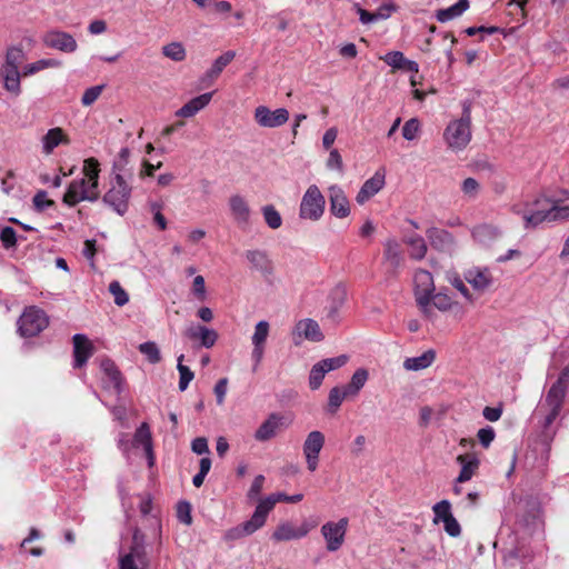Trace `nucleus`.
Here are the masks:
<instances>
[{"label": "nucleus", "instance_id": "1", "mask_svg": "<svg viewBox=\"0 0 569 569\" xmlns=\"http://www.w3.org/2000/svg\"><path fill=\"white\" fill-rule=\"evenodd\" d=\"M528 209L515 210L523 220L525 229H535L543 222H556L569 219V206H563L559 200L547 197H538Z\"/></svg>", "mask_w": 569, "mask_h": 569}, {"label": "nucleus", "instance_id": "2", "mask_svg": "<svg viewBox=\"0 0 569 569\" xmlns=\"http://www.w3.org/2000/svg\"><path fill=\"white\" fill-rule=\"evenodd\" d=\"M569 385V363L561 370L558 379L547 391L543 399L537 406L535 416L540 418L541 428L547 431L562 409L567 387Z\"/></svg>", "mask_w": 569, "mask_h": 569}, {"label": "nucleus", "instance_id": "3", "mask_svg": "<svg viewBox=\"0 0 569 569\" xmlns=\"http://www.w3.org/2000/svg\"><path fill=\"white\" fill-rule=\"evenodd\" d=\"M131 187L119 172L114 173L110 180V188L103 194L102 201L119 216H123L129 209L131 198Z\"/></svg>", "mask_w": 569, "mask_h": 569}, {"label": "nucleus", "instance_id": "4", "mask_svg": "<svg viewBox=\"0 0 569 569\" xmlns=\"http://www.w3.org/2000/svg\"><path fill=\"white\" fill-rule=\"evenodd\" d=\"M147 566L148 558L144 536L140 530L136 529L129 550L119 555L118 567L119 569H146Z\"/></svg>", "mask_w": 569, "mask_h": 569}, {"label": "nucleus", "instance_id": "5", "mask_svg": "<svg viewBox=\"0 0 569 569\" xmlns=\"http://www.w3.org/2000/svg\"><path fill=\"white\" fill-rule=\"evenodd\" d=\"M326 198L316 184H311L302 196L299 217L303 220L318 221L325 213Z\"/></svg>", "mask_w": 569, "mask_h": 569}, {"label": "nucleus", "instance_id": "6", "mask_svg": "<svg viewBox=\"0 0 569 569\" xmlns=\"http://www.w3.org/2000/svg\"><path fill=\"white\" fill-rule=\"evenodd\" d=\"M49 325L46 312L37 307L26 308L18 320V331L22 337H34Z\"/></svg>", "mask_w": 569, "mask_h": 569}, {"label": "nucleus", "instance_id": "7", "mask_svg": "<svg viewBox=\"0 0 569 569\" xmlns=\"http://www.w3.org/2000/svg\"><path fill=\"white\" fill-rule=\"evenodd\" d=\"M443 139L451 150H463L471 140V123L458 119L451 121L445 129Z\"/></svg>", "mask_w": 569, "mask_h": 569}, {"label": "nucleus", "instance_id": "8", "mask_svg": "<svg viewBox=\"0 0 569 569\" xmlns=\"http://www.w3.org/2000/svg\"><path fill=\"white\" fill-rule=\"evenodd\" d=\"M98 199L99 190L93 189L86 178H79L70 182L62 201L69 207H74L82 201L94 202Z\"/></svg>", "mask_w": 569, "mask_h": 569}, {"label": "nucleus", "instance_id": "9", "mask_svg": "<svg viewBox=\"0 0 569 569\" xmlns=\"http://www.w3.org/2000/svg\"><path fill=\"white\" fill-rule=\"evenodd\" d=\"M348 523V518H341L337 522L328 521L322 525L321 535L326 541V548L329 552H336L342 547Z\"/></svg>", "mask_w": 569, "mask_h": 569}, {"label": "nucleus", "instance_id": "10", "mask_svg": "<svg viewBox=\"0 0 569 569\" xmlns=\"http://www.w3.org/2000/svg\"><path fill=\"white\" fill-rule=\"evenodd\" d=\"M325 435L318 430L309 432L305 439L302 451L307 468L310 472L316 471L318 468L319 456L325 446Z\"/></svg>", "mask_w": 569, "mask_h": 569}, {"label": "nucleus", "instance_id": "11", "mask_svg": "<svg viewBox=\"0 0 569 569\" xmlns=\"http://www.w3.org/2000/svg\"><path fill=\"white\" fill-rule=\"evenodd\" d=\"M413 281L417 303L427 309L431 302V293L435 291L433 277L429 271L419 269L415 273Z\"/></svg>", "mask_w": 569, "mask_h": 569}, {"label": "nucleus", "instance_id": "12", "mask_svg": "<svg viewBox=\"0 0 569 569\" xmlns=\"http://www.w3.org/2000/svg\"><path fill=\"white\" fill-rule=\"evenodd\" d=\"M266 520L256 508L251 518L241 525L228 529L223 535V540L227 542H233L243 537L253 535L257 530L262 528Z\"/></svg>", "mask_w": 569, "mask_h": 569}, {"label": "nucleus", "instance_id": "13", "mask_svg": "<svg viewBox=\"0 0 569 569\" xmlns=\"http://www.w3.org/2000/svg\"><path fill=\"white\" fill-rule=\"evenodd\" d=\"M42 42L47 48L66 53H72L78 48V43L72 34L57 29L47 31L42 36Z\"/></svg>", "mask_w": 569, "mask_h": 569}, {"label": "nucleus", "instance_id": "14", "mask_svg": "<svg viewBox=\"0 0 569 569\" xmlns=\"http://www.w3.org/2000/svg\"><path fill=\"white\" fill-rule=\"evenodd\" d=\"M253 118L262 128H277L289 120V111L286 108L270 110L266 106H259L254 109Z\"/></svg>", "mask_w": 569, "mask_h": 569}, {"label": "nucleus", "instance_id": "15", "mask_svg": "<svg viewBox=\"0 0 569 569\" xmlns=\"http://www.w3.org/2000/svg\"><path fill=\"white\" fill-rule=\"evenodd\" d=\"M292 338L296 346H299L302 339L320 342L325 339L318 322L311 318L299 320L292 330Z\"/></svg>", "mask_w": 569, "mask_h": 569}, {"label": "nucleus", "instance_id": "16", "mask_svg": "<svg viewBox=\"0 0 569 569\" xmlns=\"http://www.w3.org/2000/svg\"><path fill=\"white\" fill-rule=\"evenodd\" d=\"M313 526L306 521H303L299 527H296L290 521H283L278 525L276 530L272 532L271 538L277 542L298 540L308 536Z\"/></svg>", "mask_w": 569, "mask_h": 569}, {"label": "nucleus", "instance_id": "17", "mask_svg": "<svg viewBox=\"0 0 569 569\" xmlns=\"http://www.w3.org/2000/svg\"><path fill=\"white\" fill-rule=\"evenodd\" d=\"M228 207L232 220L239 227L249 226L251 218V209L247 199L239 193L230 196L228 200Z\"/></svg>", "mask_w": 569, "mask_h": 569}, {"label": "nucleus", "instance_id": "18", "mask_svg": "<svg viewBox=\"0 0 569 569\" xmlns=\"http://www.w3.org/2000/svg\"><path fill=\"white\" fill-rule=\"evenodd\" d=\"M426 236L430 242V246L438 251H450L456 244V240L452 233L445 229L430 227L426 230Z\"/></svg>", "mask_w": 569, "mask_h": 569}, {"label": "nucleus", "instance_id": "19", "mask_svg": "<svg viewBox=\"0 0 569 569\" xmlns=\"http://www.w3.org/2000/svg\"><path fill=\"white\" fill-rule=\"evenodd\" d=\"M329 201L330 212L335 217L342 219L350 214L349 200L339 186L333 184L329 188Z\"/></svg>", "mask_w": 569, "mask_h": 569}, {"label": "nucleus", "instance_id": "20", "mask_svg": "<svg viewBox=\"0 0 569 569\" xmlns=\"http://www.w3.org/2000/svg\"><path fill=\"white\" fill-rule=\"evenodd\" d=\"M283 417L279 413H270L254 432V439L259 442H266L274 438L278 431L283 427Z\"/></svg>", "mask_w": 569, "mask_h": 569}, {"label": "nucleus", "instance_id": "21", "mask_svg": "<svg viewBox=\"0 0 569 569\" xmlns=\"http://www.w3.org/2000/svg\"><path fill=\"white\" fill-rule=\"evenodd\" d=\"M386 183V176L385 172L381 170H378L375 172V174L366 180L360 188L359 192L357 193L356 200L359 204H363L366 201H368L370 198L376 196L385 186Z\"/></svg>", "mask_w": 569, "mask_h": 569}, {"label": "nucleus", "instance_id": "22", "mask_svg": "<svg viewBox=\"0 0 569 569\" xmlns=\"http://www.w3.org/2000/svg\"><path fill=\"white\" fill-rule=\"evenodd\" d=\"M73 340L74 368H81L93 353V346L86 335L76 333Z\"/></svg>", "mask_w": 569, "mask_h": 569}, {"label": "nucleus", "instance_id": "23", "mask_svg": "<svg viewBox=\"0 0 569 569\" xmlns=\"http://www.w3.org/2000/svg\"><path fill=\"white\" fill-rule=\"evenodd\" d=\"M303 498L302 493H296L292 496H288L282 492H277L269 495L268 497L260 499L259 503L257 505V509L260 512V515L263 517V519L267 521L268 513L273 509L274 505L279 501H284L289 503H296L301 501Z\"/></svg>", "mask_w": 569, "mask_h": 569}, {"label": "nucleus", "instance_id": "24", "mask_svg": "<svg viewBox=\"0 0 569 569\" xmlns=\"http://www.w3.org/2000/svg\"><path fill=\"white\" fill-rule=\"evenodd\" d=\"M184 336L191 340H199L200 345L204 348L214 346L218 339L216 330L201 325H192L184 331Z\"/></svg>", "mask_w": 569, "mask_h": 569}, {"label": "nucleus", "instance_id": "25", "mask_svg": "<svg viewBox=\"0 0 569 569\" xmlns=\"http://www.w3.org/2000/svg\"><path fill=\"white\" fill-rule=\"evenodd\" d=\"M236 52L234 51H226L221 56H219L210 67L206 71V73L201 77L200 82L203 86H209L212 83L223 71V69L234 59Z\"/></svg>", "mask_w": 569, "mask_h": 569}, {"label": "nucleus", "instance_id": "26", "mask_svg": "<svg viewBox=\"0 0 569 569\" xmlns=\"http://www.w3.org/2000/svg\"><path fill=\"white\" fill-rule=\"evenodd\" d=\"M244 256L253 270L259 271L263 276L272 273V262L266 251L259 249L247 250Z\"/></svg>", "mask_w": 569, "mask_h": 569}, {"label": "nucleus", "instance_id": "27", "mask_svg": "<svg viewBox=\"0 0 569 569\" xmlns=\"http://www.w3.org/2000/svg\"><path fill=\"white\" fill-rule=\"evenodd\" d=\"M212 96L213 92H206L192 98L176 111V116L180 118H191L196 116L210 103Z\"/></svg>", "mask_w": 569, "mask_h": 569}, {"label": "nucleus", "instance_id": "28", "mask_svg": "<svg viewBox=\"0 0 569 569\" xmlns=\"http://www.w3.org/2000/svg\"><path fill=\"white\" fill-rule=\"evenodd\" d=\"M0 76L3 80V88L18 97L21 93L20 79L22 76L19 68L2 64L0 67Z\"/></svg>", "mask_w": 569, "mask_h": 569}, {"label": "nucleus", "instance_id": "29", "mask_svg": "<svg viewBox=\"0 0 569 569\" xmlns=\"http://www.w3.org/2000/svg\"><path fill=\"white\" fill-rule=\"evenodd\" d=\"M465 278L476 290H486L492 283V276L488 268L473 267L465 273Z\"/></svg>", "mask_w": 569, "mask_h": 569}, {"label": "nucleus", "instance_id": "30", "mask_svg": "<svg viewBox=\"0 0 569 569\" xmlns=\"http://www.w3.org/2000/svg\"><path fill=\"white\" fill-rule=\"evenodd\" d=\"M133 446L142 447L148 460L149 466L153 465V450H152V437L150 432L149 425L147 422H142L134 432L133 436Z\"/></svg>", "mask_w": 569, "mask_h": 569}, {"label": "nucleus", "instance_id": "31", "mask_svg": "<svg viewBox=\"0 0 569 569\" xmlns=\"http://www.w3.org/2000/svg\"><path fill=\"white\" fill-rule=\"evenodd\" d=\"M457 462L461 466V470L456 479L457 483L469 481L480 465L479 459L475 455H459Z\"/></svg>", "mask_w": 569, "mask_h": 569}, {"label": "nucleus", "instance_id": "32", "mask_svg": "<svg viewBox=\"0 0 569 569\" xmlns=\"http://www.w3.org/2000/svg\"><path fill=\"white\" fill-rule=\"evenodd\" d=\"M383 61L398 70H403L412 73L419 71V66L416 61L407 59L401 51H390L383 57Z\"/></svg>", "mask_w": 569, "mask_h": 569}, {"label": "nucleus", "instance_id": "33", "mask_svg": "<svg viewBox=\"0 0 569 569\" xmlns=\"http://www.w3.org/2000/svg\"><path fill=\"white\" fill-rule=\"evenodd\" d=\"M61 143H69V139L61 128H52L42 137V151L46 154H51L54 148Z\"/></svg>", "mask_w": 569, "mask_h": 569}, {"label": "nucleus", "instance_id": "34", "mask_svg": "<svg viewBox=\"0 0 569 569\" xmlns=\"http://www.w3.org/2000/svg\"><path fill=\"white\" fill-rule=\"evenodd\" d=\"M383 247L385 261L388 262L389 266L396 271L401 266L403 259L400 244L396 239L390 238L386 240Z\"/></svg>", "mask_w": 569, "mask_h": 569}, {"label": "nucleus", "instance_id": "35", "mask_svg": "<svg viewBox=\"0 0 569 569\" xmlns=\"http://www.w3.org/2000/svg\"><path fill=\"white\" fill-rule=\"evenodd\" d=\"M101 369L108 378L106 388H112L117 393L122 391V377L114 362L107 359L101 362Z\"/></svg>", "mask_w": 569, "mask_h": 569}, {"label": "nucleus", "instance_id": "36", "mask_svg": "<svg viewBox=\"0 0 569 569\" xmlns=\"http://www.w3.org/2000/svg\"><path fill=\"white\" fill-rule=\"evenodd\" d=\"M471 234L477 242L481 244H489L495 241L501 234V232L497 227L483 223L475 227L471 231Z\"/></svg>", "mask_w": 569, "mask_h": 569}, {"label": "nucleus", "instance_id": "37", "mask_svg": "<svg viewBox=\"0 0 569 569\" xmlns=\"http://www.w3.org/2000/svg\"><path fill=\"white\" fill-rule=\"evenodd\" d=\"M403 242L410 248V258L422 260L428 251L426 240L418 233L407 236Z\"/></svg>", "mask_w": 569, "mask_h": 569}, {"label": "nucleus", "instance_id": "38", "mask_svg": "<svg viewBox=\"0 0 569 569\" xmlns=\"http://www.w3.org/2000/svg\"><path fill=\"white\" fill-rule=\"evenodd\" d=\"M469 8V0H458L455 4L440 9L436 12V18L439 22L445 23L455 18L460 17Z\"/></svg>", "mask_w": 569, "mask_h": 569}, {"label": "nucleus", "instance_id": "39", "mask_svg": "<svg viewBox=\"0 0 569 569\" xmlns=\"http://www.w3.org/2000/svg\"><path fill=\"white\" fill-rule=\"evenodd\" d=\"M435 358H436V353L433 350L430 349V350L425 351L422 355H420L418 357L407 358L403 361V368L406 370H410V371L422 370V369L430 367L432 365V362L435 361Z\"/></svg>", "mask_w": 569, "mask_h": 569}, {"label": "nucleus", "instance_id": "40", "mask_svg": "<svg viewBox=\"0 0 569 569\" xmlns=\"http://www.w3.org/2000/svg\"><path fill=\"white\" fill-rule=\"evenodd\" d=\"M99 161L94 158H88L83 161L82 170L84 176L82 178H86L87 182H89V184L96 190H99Z\"/></svg>", "mask_w": 569, "mask_h": 569}, {"label": "nucleus", "instance_id": "41", "mask_svg": "<svg viewBox=\"0 0 569 569\" xmlns=\"http://www.w3.org/2000/svg\"><path fill=\"white\" fill-rule=\"evenodd\" d=\"M368 377L369 373L366 369H357L353 372L350 382L345 387L347 393H349L350 396H357L360 392V390L365 387Z\"/></svg>", "mask_w": 569, "mask_h": 569}, {"label": "nucleus", "instance_id": "42", "mask_svg": "<svg viewBox=\"0 0 569 569\" xmlns=\"http://www.w3.org/2000/svg\"><path fill=\"white\" fill-rule=\"evenodd\" d=\"M162 54L174 62H181L186 59L187 52L181 42L173 41L162 47Z\"/></svg>", "mask_w": 569, "mask_h": 569}, {"label": "nucleus", "instance_id": "43", "mask_svg": "<svg viewBox=\"0 0 569 569\" xmlns=\"http://www.w3.org/2000/svg\"><path fill=\"white\" fill-rule=\"evenodd\" d=\"M61 66V61L56 59H40L36 62L29 63L24 66L22 70V76L28 77L32 76L43 69L47 68H59Z\"/></svg>", "mask_w": 569, "mask_h": 569}, {"label": "nucleus", "instance_id": "44", "mask_svg": "<svg viewBox=\"0 0 569 569\" xmlns=\"http://www.w3.org/2000/svg\"><path fill=\"white\" fill-rule=\"evenodd\" d=\"M350 396L347 393L346 389H341L339 387H333L329 391L328 396V408L327 411L331 415L336 413L340 406L342 405L343 400Z\"/></svg>", "mask_w": 569, "mask_h": 569}, {"label": "nucleus", "instance_id": "45", "mask_svg": "<svg viewBox=\"0 0 569 569\" xmlns=\"http://www.w3.org/2000/svg\"><path fill=\"white\" fill-rule=\"evenodd\" d=\"M261 213L266 224L276 230L282 226V217L273 204H266L261 208Z\"/></svg>", "mask_w": 569, "mask_h": 569}, {"label": "nucleus", "instance_id": "46", "mask_svg": "<svg viewBox=\"0 0 569 569\" xmlns=\"http://www.w3.org/2000/svg\"><path fill=\"white\" fill-rule=\"evenodd\" d=\"M183 358H184V356L180 355L178 357V363H177V369H178L179 376H180L179 377V390L180 391H184L188 388L189 383L194 378V373L190 370V368L182 363Z\"/></svg>", "mask_w": 569, "mask_h": 569}, {"label": "nucleus", "instance_id": "47", "mask_svg": "<svg viewBox=\"0 0 569 569\" xmlns=\"http://www.w3.org/2000/svg\"><path fill=\"white\" fill-rule=\"evenodd\" d=\"M270 325L266 320L257 322L254 331L251 337L252 345L266 346L267 338L269 336Z\"/></svg>", "mask_w": 569, "mask_h": 569}, {"label": "nucleus", "instance_id": "48", "mask_svg": "<svg viewBox=\"0 0 569 569\" xmlns=\"http://www.w3.org/2000/svg\"><path fill=\"white\" fill-rule=\"evenodd\" d=\"M139 351L143 356H146L148 361L152 365H156V363L160 362V360H161L160 350H159L157 343L153 341H147V342L140 343Z\"/></svg>", "mask_w": 569, "mask_h": 569}, {"label": "nucleus", "instance_id": "49", "mask_svg": "<svg viewBox=\"0 0 569 569\" xmlns=\"http://www.w3.org/2000/svg\"><path fill=\"white\" fill-rule=\"evenodd\" d=\"M435 513L433 523L445 522L447 518L452 516L451 505L448 500H441L432 507Z\"/></svg>", "mask_w": 569, "mask_h": 569}, {"label": "nucleus", "instance_id": "50", "mask_svg": "<svg viewBox=\"0 0 569 569\" xmlns=\"http://www.w3.org/2000/svg\"><path fill=\"white\" fill-rule=\"evenodd\" d=\"M24 60V52L19 47H11L6 52L4 66L19 68Z\"/></svg>", "mask_w": 569, "mask_h": 569}, {"label": "nucleus", "instance_id": "51", "mask_svg": "<svg viewBox=\"0 0 569 569\" xmlns=\"http://www.w3.org/2000/svg\"><path fill=\"white\" fill-rule=\"evenodd\" d=\"M326 373V369H323L320 362H317L312 366L309 373V387L311 390H317L320 388Z\"/></svg>", "mask_w": 569, "mask_h": 569}, {"label": "nucleus", "instance_id": "52", "mask_svg": "<svg viewBox=\"0 0 569 569\" xmlns=\"http://www.w3.org/2000/svg\"><path fill=\"white\" fill-rule=\"evenodd\" d=\"M109 291L113 296L114 303L119 307H122L128 303L129 296L126 290L121 287L120 282L114 280L109 284Z\"/></svg>", "mask_w": 569, "mask_h": 569}, {"label": "nucleus", "instance_id": "53", "mask_svg": "<svg viewBox=\"0 0 569 569\" xmlns=\"http://www.w3.org/2000/svg\"><path fill=\"white\" fill-rule=\"evenodd\" d=\"M461 191L469 200H475L480 191V184L475 178H466L461 183Z\"/></svg>", "mask_w": 569, "mask_h": 569}, {"label": "nucleus", "instance_id": "54", "mask_svg": "<svg viewBox=\"0 0 569 569\" xmlns=\"http://www.w3.org/2000/svg\"><path fill=\"white\" fill-rule=\"evenodd\" d=\"M419 131V120L417 118H411L408 121H406L402 127V137L408 141H412L418 137Z\"/></svg>", "mask_w": 569, "mask_h": 569}, {"label": "nucleus", "instance_id": "55", "mask_svg": "<svg viewBox=\"0 0 569 569\" xmlns=\"http://www.w3.org/2000/svg\"><path fill=\"white\" fill-rule=\"evenodd\" d=\"M0 240L6 249H11L17 246L18 237L12 227H4L0 231Z\"/></svg>", "mask_w": 569, "mask_h": 569}, {"label": "nucleus", "instance_id": "56", "mask_svg": "<svg viewBox=\"0 0 569 569\" xmlns=\"http://www.w3.org/2000/svg\"><path fill=\"white\" fill-rule=\"evenodd\" d=\"M348 361V357L346 355H340L338 357H333V358H327V359H323L320 362V365L323 367V369H326V372H330V371H333V370H337L341 367H343Z\"/></svg>", "mask_w": 569, "mask_h": 569}, {"label": "nucleus", "instance_id": "57", "mask_svg": "<svg viewBox=\"0 0 569 569\" xmlns=\"http://www.w3.org/2000/svg\"><path fill=\"white\" fill-rule=\"evenodd\" d=\"M104 86H93L88 89L82 94L81 103L86 107L91 106L97 101V99L100 97Z\"/></svg>", "mask_w": 569, "mask_h": 569}, {"label": "nucleus", "instance_id": "58", "mask_svg": "<svg viewBox=\"0 0 569 569\" xmlns=\"http://www.w3.org/2000/svg\"><path fill=\"white\" fill-rule=\"evenodd\" d=\"M329 157L326 162V167L329 170H336L339 172L343 171V161L340 152L337 149L329 150Z\"/></svg>", "mask_w": 569, "mask_h": 569}, {"label": "nucleus", "instance_id": "59", "mask_svg": "<svg viewBox=\"0 0 569 569\" xmlns=\"http://www.w3.org/2000/svg\"><path fill=\"white\" fill-rule=\"evenodd\" d=\"M177 518L184 525H191V505L188 501H180L177 506Z\"/></svg>", "mask_w": 569, "mask_h": 569}, {"label": "nucleus", "instance_id": "60", "mask_svg": "<svg viewBox=\"0 0 569 569\" xmlns=\"http://www.w3.org/2000/svg\"><path fill=\"white\" fill-rule=\"evenodd\" d=\"M495 437H496L495 429L490 426L481 428L477 432V438L483 448H488L491 445V442L495 440Z\"/></svg>", "mask_w": 569, "mask_h": 569}, {"label": "nucleus", "instance_id": "61", "mask_svg": "<svg viewBox=\"0 0 569 569\" xmlns=\"http://www.w3.org/2000/svg\"><path fill=\"white\" fill-rule=\"evenodd\" d=\"M431 301L436 308L439 310L446 311L451 308L452 300L447 293H431Z\"/></svg>", "mask_w": 569, "mask_h": 569}, {"label": "nucleus", "instance_id": "62", "mask_svg": "<svg viewBox=\"0 0 569 569\" xmlns=\"http://www.w3.org/2000/svg\"><path fill=\"white\" fill-rule=\"evenodd\" d=\"M33 206L38 211H43L47 208L53 206V201L47 198L46 191L41 190L34 194Z\"/></svg>", "mask_w": 569, "mask_h": 569}, {"label": "nucleus", "instance_id": "63", "mask_svg": "<svg viewBox=\"0 0 569 569\" xmlns=\"http://www.w3.org/2000/svg\"><path fill=\"white\" fill-rule=\"evenodd\" d=\"M263 482H264V476H262V475H258L253 479L251 487L248 490V495H247L249 499L254 500L259 497V495L262 491Z\"/></svg>", "mask_w": 569, "mask_h": 569}, {"label": "nucleus", "instance_id": "64", "mask_svg": "<svg viewBox=\"0 0 569 569\" xmlns=\"http://www.w3.org/2000/svg\"><path fill=\"white\" fill-rule=\"evenodd\" d=\"M443 527H445V531L450 537L456 538V537H459L461 533V527L453 516H451L450 518H447V520L443 522Z\"/></svg>", "mask_w": 569, "mask_h": 569}]
</instances>
